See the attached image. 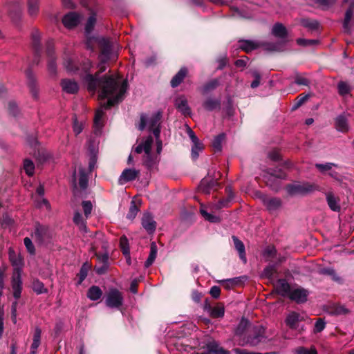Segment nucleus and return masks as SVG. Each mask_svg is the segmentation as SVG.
Listing matches in <instances>:
<instances>
[{
    "label": "nucleus",
    "mask_w": 354,
    "mask_h": 354,
    "mask_svg": "<svg viewBox=\"0 0 354 354\" xmlns=\"http://www.w3.org/2000/svg\"><path fill=\"white\" fill-rule=\"evenodd\" d=\"M104 59H100L97 65L98 71L95 74H86L84 81L87 84L89 91L95 92L97 88H100L99 97L104 99L110 97L107 102L104 104V108L110 109L111 106L118 104L124 99V93L127 90L128 84L124 80L121 84L113 75H104L100 77V74L106 69V63Z\"/></svg>",
    "instance_id": "obj_1"
},
{
    "label": "nucleus",
    "mask_w": 354,
    "mask_h": 354,
    "mask_svg": "<svg viewBox=\"0 0 354 354\" xmlns=\"http://www.w3.org/2000/svg\"><path fill=\"white\" fill-rule=\"evenodd\" d=\"M318 189L319 187L317 185L308 182H296L292 184H288L286 187V190L290 196H304Z\"/></svg>",
    "instance_id": "obj_2"
},
{
    "label": "nucleus",
    "mask_w": 354,
    "mask_h": 354,
    "mask_svg": "<svg viewBox=\"0 0 354 354\" xmlns=\"http://www.w3.org/2000/svg\"><path fill=\"white\" fill-rule=\"evenodd\" d=\"M300 322H310L311 319L306 314H300L295 311L289 313L285 319L286 324L292 330L301 333L305 330L304 326H299Z\"/></svg>",
    "instance_id": "obj_3"
},
{
    "label": "nucleus",
    "mask_w": 354,
    "mask_h": 354,
    "mask_svg": "<svg viewBox=\"0 0 354 354\" xmlns=\"http://www.w3.org/2000/svg\"><path fill=\"white\" fill-rule=\"evenodd\" d=\"M257 196L270 214L278 212L282 207V201L280 198L269 196L261 192L257 193Z\"/></svg>",
    "instance_id": "obj_4"
},
{
    "label": "nucleus",
    "mask_w": 354,
    "mask_h": 354,
    "mask_svg": "<svg viewBox=\"0 0 354 354\" xmlns=\"http://www.w3.org/2000/svg\"><path fill=\"white\" fill-rule=\"evenodd\" d=\"M283 297H287L297 303H303L307 300L308 292L306 289H275Z\"/></svg>",
    "instance_id": "obj_5"
},
{
    "label": "nucleus",
    "mask_w": 354,
    "mask_h": 354,
    "mask_svg": "<svg viewBox=\"0 0 354 354\" xmlns=\"http://www.w3.org/2000/svg\"><path fill=\"white\" fill-rule=\"evenodd\" d=\"M253 335L247 337L245 341L243 343L239 342V345L244 346L245 344H249L252 346H257L260 342H264L265 337V328L261 325H257L253 327Z\"/></svg>",
    "instance_id": "obj_6"
},
{
    "label": "nucleus",
    "mask_w": 354,
    "mask_h": 354,
    "mask_svg": "<svg viewBox=\"0 0 354 354\" xmlns=\"http://www.w3.org/2000/svg\"><path fill=\"white\" fill-rule=\"evenodd\" d=\"M218 185V178L214 176V172L212 174L209 171L207 176L201 180L198 189L201 193L209 195L212 189Z\"/></svg>",
    "instance_id": "obj_7"
},
{
    "label": "nucleus",
    "mask_w": 354,
    "mask_h": 354,
    "mask_svg": "<svg viewBox=\"0 0 354 354\" xmlns=\"http://www.w3.org/2000/svg\"><path fill=\"white\" fill-rule=\"evenodd\" d=\"M46 53L48 57V71L50 75L55 76L57 73V65L55 62L56 57L55 56L54 43L52 40H49L46 43Z\"/></svg>",
    "instance_id": "obj_8"
},
{
    "label": "nucleus",
    "mask_w": 354,
    "mask_h": 354,
    "mask_svg": "<svg viewBox=\"0 0 354 354\" xmlns=\"http://www.w3.org/2000/svg\"><path fill=\"white\" fill-rule=\"evenodd\" d=\"M161 118L162 113L160 111L156 112L149 119H147L145 115H142L140 116L139 129L142 131L147 124L149 125V129H152L153 127H160Z\"/></svg>",
    "instance_id": "obj_9"
},
{
    "label": "nucleus",
    "mask_w": 354,
    "mask_h": 354,
    "mask_svg": "<svg viewBox=\"0 0 354 354\" xmlns=\"http://www.w3.org/2000/svg\"><path fill=\"white\" fill-rule=\"evenodd\" d=\"M64 66L66 71L70 73H75L80 69L86 72L91 67V62L89 59H86L83 62L82 65L79 66L71 58H67L64 62Z\"/></svg>",
    "instance_id": "obj_10"
},
{
    "label": "nucleus",
    "mask_w": 354,
    "mask_h": 354,
    "mask_svg": "<svg viewBox=\"0 0 354 354\" xmlns=\"http://www.w3.org/2000/svg\"><path fill=\"white\" fill-rule=\"evenodd\" d=\"M32 46L35 53L33 64H38L41 53V46L40 43V33L37 29L32 30L31 34Z\"/></svg>",
    "instance_id": "obj_11"
},
{
    "label": "nucleus",
    "mask_w": 354,
    "mask_h": 354,
    "mask_svg": "<svg viewBox=\"0 0 354 354\" xmlns=\"http://www.w3.org/2000/svg\"><path fill=\"white\" fill-rule=\"evenodd\" d=\"M98 45L101 48L100 58L104 59V61H109L112 50L111 41L107 38L101 37L98 39Z\"/></svg>",
    "instance_id": "obj_12"
},
{
    "label": "nucleus",
    "mask_w": 354,
    "mask_h": 354,
    "mask_svg": "<svg viewBox=\"0 0 354 354\" xmlns=\"http://www.w3.org/2000/svg\"><path fill=\"white\" fill-rule=\"evenodd\" d=\"M32 236L39 243H44L50 237L49 230L47 226L37 223Z\"/></svg>",
    "instance_id": "obj_13"
},
{
    "label": "nucleus",
    "mask_w": 354,
    "mask_h": 354,
    "mask_svg": "<svg viewBox=\"0 0 354 354\" xmlns=\"http://www.w3.org/2000/svg\"><path fill=\"white\" fill-rule=\"evenodd\" d=\"M122 297L117 289H113L106 296V304L111 308H118L122 304Z\"/></svg>",
    "instance_id": "obj_14"
},
{
    "label": "nucleus",
    "mask_w": 354,
    "mask_h": 354,
    "mask_svg": "<svg viewBox=\"0 0 354 354\" xmlns=\"http://www.w3.org/2000/svg\"><path fill=\"white\" fill-rule=\"evenodd\" d=\"M141 225L149 234H153L157 225L153 216L149 212H145L143 214L141 219Z\"/></svg>",
    "instance_id": "obj_15"
},
{
    "label": "nucleus",
    "mask_w": 354,
    "mask_h": 354,
    "mask_svg": "<svg viewBox=\"0 0 354 354\" xmlns=\"http://www.w3.org/2000/svg\"><path fill=\"white\" fill-rule=\"evenodd\" d=\"M207 351L195 352L192 354H230V351L221 346L216 341H211L206 345Z\"/></svg>",
    "instance_id": "obj_16"
},
{
    "label": "nucleus",
    "mask_w": 354,
    "mask_h": 354,
    "mask_svg": "<svg viewBox=\"0 0 354 354\" xmlns=\"http://www.w3.org/2000/svg\"><path fill=\"white\" fill-rule=\"evenodd\" d=\"M81 19V16L75 12H71L65 15L62 19V23L64 26L68 29L77 26Z\"/></svg>",
    "instance_id": "obj_17"
},
{
    "label": "nucleus",
    "mask_w": 354,
    "mask_h": 354,
    "mask_svg": "<svg viewBox=\"0 0 354 354\" xmlns=\"http://www.w3.org/2000/svg\"><path fill=\"white\" fill-rule=\"evenodd\" d=\"M26 75L28 80V86L32 97L37 100L39 97V88L37 87V82L36 78L32 73L31 69L29 68L26 71Z\"/></svg>",
    "instance_id": "obj_18"
},
{
    "label": "nucleus",
    "mask_w": 354,
    "mask_h": 354,
    "mask_svg": "<svg viewBox=\"0 0 354 354\" xmlns=\"http://www.w3.org/2000/svg\"><path fill=\"white\" fill-rule=\"evenodd\" d=\"M261 47V41L250 39L239 41V48L248 53Z\"/></svg>",
    "instance_id": "obj_19"
},
{
    "label": "nucleus",
    "mask_w": 354,
    "mask_h": 354,
    "mask_svg": "<svg viewBox=\"0 0 354 354\" xmlns=\"http://www.w3.org/2000/svg\"><path fill=\"white\" fill-rule=\"evenodd\" d=\"M98 264L94 267V270L97 274H104L109 268V254L104 253L101 256H97Z\"/></svg>",
    "instance_id": "obj_20"
},
{
    "label": "nucleus",
    "mask_w": 354,
    "mask_h": 354,
    "mask_svg": "<svg viewBox=\"0 0 354 354\" xmlns=\"http://www.w3.org/2000/svg\"><path fill=\"white\" fill-rule=\"evenodd\" d=\"M174 105L176 108L184 115H190L191 109L188 105L187 100L184 95L178 96L175 99Z\"/></svg>",
    "instance_id": "obj_21"
},
{
    "label": "nucleus",
    "mask_w": 354,
    "mask_h": 354,
    "mask_svg": "<svg viewBox=\"0 0 354 354\" xmlns=\"http://www.w3.org/2000/svg\"><path fill=\"white\" fill-rule=\"evenodd\" d=\"M324 311L330 315H342L348 313V310L344 306L337 304H331L326 305L324 308Z\"/></svg>",
    "instance_id": "obj_22"
},
{
    "label": "nucleus",
    "mask_w": 354,
    "mask_h": 354,
    "mask_svg": "<svg viewBox=\"0 0 354 354\" xmlns=\"http://www.w3.org/2000/svg\"><path fill=\"white\" fill-rule=\"evenodd\" d=\"M139 174L140 171L135 169H125L119 178V183L122 185L125 183L133 181L138 178Z\"/></svg>",
    "instance_id": "obj_23"
},
{
    "label": "nucleus",
    "mask_w": 354,
    "mask_h": 354,
    "mask_svg": "<svg viewBox=\"0 0 354 354\" xmlns=\"http://www.w3.org/2000/svg\"><path fill=\"white\" fill-rule=\"evenodd\" d=\"M62 90L68 94H75L78 92L79 86L77 83L70 79L62 80L60 83Z\"/></svg>",
    "instance_id": "obj_24"
},
{
    "label": "nucleus",
    "mask_w": 354,
    "mask_h": 354,
    "mask_svg": "<svg viewBox=\"0 0 354 354\" xmlns=\"http://www.w3.org/2000/svg\"><path fill=\"white\" fill-rule=\"evenodd\" d=\"M188 74V69L185 66L180 68L178 73L172 77L170 85L172 88L178 87L185 80Z\"/></svg>",
    "instance_id": "obj_25"
},
{
    "label": "nucleus",
    "mask_w": 354,
    "mask_h": 354,
    "mask_svg": "<svg viewBox=\"0 0 354 354\" xmlns=\"http://www.w3.org/2000/svg\"><path fill=\"white\" fill-rule=\"evenodd\" d=\"M263 178L266 185L268 186L272 190L277 192L280 189L281 180L275 177V176H272L265 172L263 176Z\"/></svg>",
    "instance_id": "obj_26"
},
{
    "label": "nucleus",
    "mask_w": 354,
    "mask_h": 354,
    "mask_svg": "<svg viewBox=\"0 0 354 354\" xmlns=\"http://www.w3.org/2000/svg\"><path fill=\"white\" fill-rule=\"evenodd\" d=\"M204 309L207 310L214 318L223 317L225 313V308L223 305H217L212 308L207 300H205Z\"/></svg>",
    "instance_id": "obj_27"
},
{
    "label": "nucleus",
    "mask_w": 354,
    "mask_h": 354,
    "mask_svg": "<svg viewBox=\"0 0 354 354\" xmlns=\"http://www.w3.org/2000/svg\"><path fill=\"white\" fill-rule=\"evenodd\" d=\"M271 33L273 36L281 39H285L288 37V30L286 26L279 22L274 24L272 28Z\"/></svg>",
    "instance_id": "obj_28"
},
{
    "label": "nucleus",
    "mask_w": 354,
    "mask_h": 354,
    "mask_svg": "<svg viewBox=\"0 0 354 354\" xmlns=\"http://www.w3.org/2000/svg\"><path fill=\"white\" fill-rule=\"evenodd\" d=\"M8 254L13 270L22 269L24 266V261L21 256L17 254L12 248L9 249Z\"/></svg>",
    "instance_id": "obj_29"
},
{
    "label": "nucleus",
    "mask_w": 354,
    "mask_h": 354,
    "mask_svg": "<svg viewBox=\"0 0 354 354\" xmlns=\"http://www.w3.org/2000/svg\"><path fill=\"white\" fill-rule=\"evenodd\" d=\"M232 240L236 250L239 252V255L244 264L247 263V258L245 255V245L236 236H232Z\"/></svg>",
    "instance_id": "obj_30"
},
{
    "label": "nucleus",
    "mask_w": 354,
    "mask_h": 354,
    "mask_svg": "<svg viewBox=\"0 0 354 354\" xmlns=\"http://www.w3.org/2000/svg\"><path fill=\"white\" fill-rule=\"evenodd\" d=\"M354 10V3H351L349 8L346 10L343 23V28L345 32H351V23L352 21Z\"/></svg>",
    "instance_id": "obj_31"
},
{
    "label": "nucleus",
    "mask_w": 354,
    "mask_h": 354,
    "mask_svg": "<svg viewBox=\"0 0 354 354\" xmlns=\"http://www.w3.org/2000/svg\"><path fill=\"white\" fill-rule=\"evenodd\" d=\"M79 171V178H78V183L80 187L85 190L88 187V171L82 167H80L78 169Z\"/></svg>",
    "instance_id": "obj_32"
},
{
    "label": "nucleus",
    "mask_w": 354,
    "mask_h": 354,
    "mask_svg": "<svg viewBox=\"0 0 354 354\" xmlns=\"http://www.w3.org/2000/svg\"><path fill=\"white\" fill-rule=\"evenodd\" d=\"M153 143V138L151 136H149L147 139L142 142L139 144L135 149L134 151L137 153H141L142 151L145 153H148L151 151V145Z\"/></svg>",
    "instance_id": "obj_33"
},
{
    "label": "nucleus",
    "mask_w": 354,
    "mask_h": 354,
    "mask_svg": "<svg viewBox=\"0 0 354 354\" xmlns=\"http://www.w3.org/2000/svg\"><path fill=\"white\" fill-rule=\"evenodd\" d=\"M203 107L208 111H212L215 109H220L221 107V100L219 99H216L213 97H207L203 102Z\"/></svg>",
    "instance_id": "obj_34"
},
{
    "label": "nucleus",
    "mask_w": 354,
    "mask_h": 354,
    "mask_svg": "<svg viewBox=\"0 0 354 354\" xmlns=\"http://www.w3.org/2000/svg\"><path fill=\"white\" fill-rule=\"evenodd\" d=\"M277 263H271L267 266L261 272L260 277L268 279L270 282L273 281V274L277 272Z\"/></svg>",
    "instance_id": "obj_35"
},
{
    "label": "nucleus",
    "mask_w": 354,
    "mask_h": 354,
    "mask_svg": "<svg viewBox=\"0 0 354 354\" xmlns=\"http://www.w3.org/2000/svg\"><path fill=\"white\" fill-rule=\"evenodd\" d=\"M327 203L330 209L334 212H339L341 209L339 200L335 196L332 192L326 194Z\"/></svg>",
    "instance_id": "obj_36"
},
{
    "label": "nucleus",
    "mask_w": 354,
    "mask_h": 354,
    "mask_svg": "<svg viewBox=\"0 0 354 354\" xmlns=\"http://www.w3.org/2000/svg\"><path fill=\"white\" fill-rule=\"evenodd\" d=\"M318 273L322 275L330 276L334 281L338 283L342 282V278L337 274L335 270L333 268L328 267L319 268L318 270Z\"/></svg>",
    "instance_id": "obj_37"
},
{
    "label": "nucleus",
    "mask_w": 354,
    "mask_h": 354,
    "mask_svg": "<svg viewBox=\"0 0 354 354\" xmlns=\"http://www.w3.org/2000/svg\"><path fill=\"white\" fill-rule=\"evenodd\" d=\"M91 268V264L88 261L84 262L82 265L80 272L77 274L78 281L77 282V285H80L86 279Z\"/></svg>",
    "instance_id": "obj_38"
},
{
    "label": "nucleus",
    "mask_w": 354,
    "mask_h": 354,
    "mask_svg": "<svg viewBox=\"0 0 354 354\" xmlns=\"http://www.w3.org/2000/svg\"><path fill=\"white\" fill-rule=\"evenodd\" d=\"M335 127L339 131H347L348 129V124L346 118L343 115H338L335 119Z\"/></svg>",
    "instance_id": "obj_39"
},
{
    "label": "nucleus",
    "mask_w": 354,
    "mask_h": 354,
    "mask_svg": "<svg viewBox=\"0 0 354 354\" xmlns=\"http://www.w3.org/2000/svg\"><path fill=\"white\" fill-rule=\"evenodd\" d=\"M158 252L157 245L155 242H152L150 245V252L149 255L146 260L145 265V267H149L154 262Z\"/></svg>",
    "instance_id": "obj_40"
},
{
    "label": "nucleus",
    "mask_w": 354,
    "mask_h": 354,
    "mask_svg": "<svg viewBox=\"0 0 354 354\" xmlns=\"http://www.w3.org/2000/svg\"><path fill=\"white\" fill-rule=\"evenodd\" d=\"M277 249L274 245L267 246L262 252V256L266 261H269L277 256Z\"/></svg>",
    "instance_id": "obj_41"
},
{
    "label": "nucleus",
    "mask_w": 354,
    "mask_h": 354,
    "mask_svg": "<svg viewBox=\"0 0 354 354\" xmlns=\"http://www.w3.org/2000/svg\"><path fill=\"white\" fill-rule=\"evenodd\" d=\"M21 272L22 269L19 270H13L12 277V288H21L22 281H21Z\"/></svg>",
    "instance_id": "obj_42"
},
{
    "label": "nucleus",
    "mask_w": 354,
    "mask_h": 354,
    "mask_svg": "<svg viewBox=\"0 0 354 354\" xmlns=\"http://www.w3.org/2000/svg\"><path fill=\"white\" fill-rule=\"evenodd\" d=\"M219 84L220 82L218 79H213L203 85L202 88V93L203 94H207L209 92L215 90Z\"/></svg>",
    "instance_id": "obj_43"
},
{
    "label": "nucleus",
    "mask_w": 354,
    "mask_h": 354,
    "mask_svg": "<svg viewBox=\"0 0 354 354\" xmlns=\"http://www.w3.org/2000/svg\"><path fill=\"white\" fill-rule=\"evenodd\" d=\"M104 115V111L102 109H99L96 111L94 118V128L95 131H100L102 127V119Z\"/></svg>",
    "instance_id": "obj_44"
},
{
    "label": "nucleus",
    "mask_w": 354,
    "mask_h": 354,
    "mask_svg": "<svg viewBox=\"0 0 354 354\" xmlns=\"http://www.w3.org/2000/svg\"><path fill=\"white\" fill-rule=\"evenodd\" d=\"M41 330L36 327L33 335V341L30 346V350H37L41 342Z\"/></svg>",
    "instance_id": "obj_45"
},
{
    "label": "nucleus",
    "mask_w": 354,
    "mask_h": 354,
    "mask_svg": "<svg viewBox=\"0 0 354 354\" xmlns=\"http://www.w3.org/2000/svg\"><path fill=\"white\" fill-rule=\"evenodd\" d=\"M266 173L268 174H270L272 176H275V177L278 178L279 179L285 180L287 178V174L283 171V169L280 168H269L265 171Z\"/></svg>",
    "instance_id": "obj_46"
},
{
    "label": "nucleus",
    "mask_w": 354,
    "mask_h": 354,
    "mask_svg": "<svg viewBox=\"0 0 354 354\" xmlns=\"http://www.w3.org/2000/svg\"><path fill=\"white\" fill-rule=\"evenodd\" d=\"M100 37H93L91 34H86V48L91 52H93L94 45L95 44H98V39H100Z\"/></svg>",
    "instance_id": "obj_47"
},
{
    "label": "nucleus",
    "mask_w": 354,
    "mask_h": 354,
    "mask_svg": "<svg viewBox=\"0 0 354 354\" xmlns=\"http://www.w3.org/2000/svg\"><path fill=\"white\" fill-rule=\"evenodd\" d=\"M300 24L305 28L310 30H315L319 28V22L315 20H310L309 19L303 18L300 20Z\"/></svg>",
    "instance_id": "obj_48"
},
{
    "label": "nucleus",
    "mask_w": 354,
    "mask_h": 354,
    "mask_svg": "<svg viewBox=\"0 0 354 354\" xmlns=\"http://www.w3.org/2000/svg\"><path fill=\"white\" fill-rule=\"evenodd\" d=\"M248 277L246 276H243L240 277H236L234 279H228L225 280L221 281V282H227V286H240L243 285V282L246 281Z\"/></svg>",
    "instance_id": "obj_49"
},
{
    "label": "nucleus",
    "mask_w": 354,
    "mask_h": 354,
    "mask_svg": "<svg viewBox=\"0 0 354 354\" xmlns=\"http://www.w3.org/2000/svg\"><path fill=\"white\" fill-rule=\"evenodd\" d=\"M28 13L30 16H36L39 12V0H28Z\"/></svg>",
    "instance_id": "obj_50"
},
{
    "label": "nucleus",
    "mask_w": 354,
    "mask_h": 354,
    "mask_svg": "<svg viewBox=\"0 0 354 354\" xmlns=\"http://www.w3.org/2000/svg\"><path fill=\"white\" fill-rule=\"evenodd\" d=\"M74 223L79 227L81 230L86 231V223L83 220L82 214L79 212H76L73 216Z\"/></svg>",
    "instance_id": "obj_51"
},
{
    "label": "nucleus",
    "mask_w": 354,
    "mask_h": 354,
    "mask_svg": "<svg viewBox=\"0 0 354 354\" xmlns=\"http://www.w3.org/2000/svg\"><path fill=\"white\" fill-rule=\"evenodd\" d=\"M225 137V133H222L216 136L212 142V146L217 151H221L222 149V142Z\"/></svg>",
    "instance_id": "obj_52"
},
{
    "label": "nucleus",
    "mask_w": 354,
    "mask_h": 354,
    "mask_svg": "<svg viewBox=\"0 0 354 354\" xmlns=\"http://www.w3.org/2000/svg\"><path fill=\"white\" fill-rule=\"evenodd\" d=\"M139 211L140 209L136 205V202L132 201L130 203L129 212L127 214V218L129 220L134 219Z\"/></svg>",
    "instance_id": "obj_53"
},
{
    "label": "nucleus",
    "mask_w": 354,
    "mask_h": 354,
    "mask_svg": "<svg viewBox=\"0 0 354 354\" xmlns=\"http://www.w3.org/2000/svg\"><path fill=\"white\" fill-rule=\"evenodd\" d=\"M120 246L123 254L126 257L129 256L130 250L129 241L125 236H122L120 240Z\"/></svg>",
    "instance_id": "obj_54"
},
{
    "label": "nucleus",
    "mask_w": 354,
    "mask_h": 354,
    "mask_svg": "<svg viewBox=\"0 0 354 354\" xmlns=\"http://www.w3.org/2000/svg\"><path fill=\"white\" fill-rule=\"evenodd\" d=\"M192 157L194 160H196L199 156V152L203 150V144L198 140L197 142H192Z\"/></svg>",
    "instance_id": "obj_55"
},
{
    "label": "nucleus",
    "mask_w": 354,
    "mask_h": 354,
    "mask_svg": "<svg viewBox=\"0 0 354 354\" xmlns=\"http://www.w3.org/2000/svg\"><path fill=\"white\" fill-rule=\"evenodd\" d=\"M143 165L148 169H151L156 165V161L153 158L151 151L148 153H145L143 158Z\"/></svg>",
    "instance_id": "obj_56"
},
{
    "label": "nucleus",
    "mask_w": 354,
    "mask_h": 354,
    "mask_svg": "<svg viewBox=\"0 0 354 354\" xmlns=\"http://www.w3.org/2000/svg\"><path fill=\"white\" fill-rule=\"evenodd\" d=\"M24 169L28 176H32L35 170V165L33 162L29 159L24 161Z\"/></svg>",
    "instance_id": "obj_57"
},
{
    "label": "nucleus",
    "mask_w": 354,
    "mask_h": 354,
    "mask_svg": "<svg viewBox=\"0 0 354 354\" xmlns=\"http://www.w3.org/2000/svg\"><path fill=\"white\" fill-rule=\"evenodd\" d=\"M295 354H317V351L315 346H311L308 349L304 346H299L295 349Z\"/></svg>",
    "instance_id": "obj_58"
},
{
    "label": "nucleus",
    "mask_w": 354,
    "mask_h": 354,
    "mask_svg": "<svg viewBox=\"0 0 354 354\" xmlns=\"http://www.w3.org/2000/svg\"><path fill=\"white\" fill-rule=\"evenodd\" d=\"M333 167H337L336 164L327 162L325 164L322 163H316L315 167L319 169V171L322 173H324L326 171H329L331 170Z\"/></svg>",
    "instance_id": "obj_59"
},
{
    "label": "nucleus",
    "mask_w": 354,
    "mask_h": 354,
    "mask_svg": "<svg viewBox=\"0 0 354 354\" xmlns=\"http://www.w3.org/2000/svg\"><path fill=\"white\" fill-rule=\"evenodd\" d=\"M96 19L94 15H91L88 17L87 22L85 26V34H91L93 27L95 24Z\"/></svg>",
    "instance_id": "obj_60"
},
{
    "label": "nucleus",
    "mask_w": 354,
    "mask_h": 354,
    "mask_svg": "<svg viewBox=\"0 0 354 354\" xmlns=\"http://www.w3.org/2000/svg\"><path fill=\"white\" fill-rule=\"evenodd\" d=\"M102 292L101 289H88V297L91 300H97L101 297Z\"/></svg>",
    "instance_id": "obj_61"
},
{
    "label": "nucleus",
    "mask_w": 354,
    "mask_h": 354,
    "mask_svg": "<svg viewBox=\"0 0 354 354\" xmlns=\"http://www.w3.org/2000/svg\"><path fill=\"white\" fill-rule=\"evenodd\" d=\"M261 47L268 51H278L280 48V45L278 43L272 42H261Z\"/></svg>",
    "instance_id": "obj_62"
},
{
    "label": "nucleus",
    "mask_w": 354,
    "mask_h": 354,
    "mask_svg": "<svg viewBox=\"0 0 354 354\" xmlns=\"http://www.w3.org/2000/svg\"><path fill=\"white\" fill-rule=\"evenodd\" d=\"M338 92L341 95H345L350 92L349 85L344 82H339L337 84Z\"/></svg>",
    "instance_id": "obj_63"
},
{
    "label": "nucleus",
    "mask_w": 354,
    "mask_h": 354,
    "mask_svg": "<svg viewBox=\"0 0 354 354\" xmlns=\"http://www.w3.org/2000/svg\"><path fill=\"white\" fill-rule=\"evenodd\" d=\"M295 83L297 85L308 86L310 81L308 79L302 77L297 72L295 73Z\"/></svg>",
    "instance_id": "obj_64"
}]
</instances>
